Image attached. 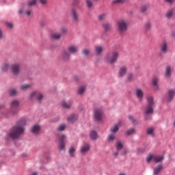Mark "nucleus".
<instances>
[{
  "label": "nucleus",
  "mask_w": 175,
  "mask_h": 175,
  "mask_svg": "<svg viewBox=\"0 0 175 175\" xmlns=\"http://www.w3.org/2000/svg\"><path fill=\"white\" fill-rule=\"evenodd\" d=\"M27 124V119L25 118H21L17 122L16 125L12 127L11 132L9 133V137L11 139H18L19 136L24 135L25 129L23 126Z\"/></svg>",
  "instance_id": "f257e3e1"
},
{
  "label": "nucleus",
  "mask_w": 175,
  "mask_h": 175,
  "mask_svg": "<svg viewBox=\"0 0 175 175\" xmlns=\"http://www.w3.org/2000/svg\"><path fill=\"white\" fill-rule=\"evenodd\" d=\"M119 57L120 53L118 51H114L107 54L105 60L107 64H114V62H117V59H118Z\"/></svg>",
  "instance_id": "f03ea898"
},
{
  "label": "nucleus",
  "mask_w": 175,
  "mask_h": 175,
  "mask_svg": "<svg viewBox=\"0 0 175 175\" xmlns=\"http://www.w3.org/2000/svg\"><path fill=\"white\" fill-rule=\"evenodd\" d=\"M129 23L126 20L121 19L117 23L118 31L121 35L128 31V25Z\"/></svg>",
  "instance_id": "7ed1b4c3"
},
{
  "label": "nucleus",
  "mask_w": 175,
  "mask_h": 175,
  "mask_svg": "<svg viewBox=\"0 0 175 175\" xmlns=\"http://www.w3.org/2000/svg\"><path fill=\"white\" fill-rule=\"evenodd\" d=\"M148 105L146 106L145 113L146 114H152L154 112V98L152 96L147 98Z\"/></svg>",
  "instance_id": "20e7f679"
},
{
  "label": "nucleus",
  "mask_w": 175,
  "mask_h": 175,
  "mask_svg": "<svg viewBox=\"0 0 175 175\" xmlns=\"http://www.w3.org/2000/svg\"><path fill=\"white\" fill-rule=\"evenodd\" d=\"M154 161L156 163H158L159 162H161V161H163V156H159V155H153V154H149L146 157V161L151 162V161Z\"/></svg>",
  "instance_id": "39448f33"
},
{
  "label": "nucleus",
  "mask_w": 175,
  "mask_h": 175,
  "mask_svg": "<svg viewBox=\"0 0 175 175\" xmlns=\"http://www.w3.org/2000/svg\"><path fill=\"white\" fill-rule=\"evenodd\" d=\"M10 69L13 75H18V73H20V71L21 70V64L20 63L13 64L11 65Z\"/></svg>",
  "instance_id": "423d86ee"
},
{
  "label": "nucleus",
  "mask_w": 175,
  "mask_h": 175,
  "mask_svg": "<svg viewBox=\"0 0 175 175\" xmlns=\"http://www.w3.org/2000/svg\"><path fill=\"white\" fill-rule=\"evenodd\" d=\"M37 1L38 0L29 1L26 5H25L23 7H22V8L19 9L18 13L20 14H23V12H24V10H25V9H27L28 8H32V6H35V5H36Z\"/></svg>",
  "instance_id": "0eeeda50"
},
{
  "label": "nucleus",
  "mask_w": 175,
  "mask_h": 175,
  "mask_svg": "<svg viewBox=\"0 0 175 175\" xmlns=\"http://www.w3.org/2000/svg\"><path fill=\"white\" fill-rule=\"evenodd\" d=\"M65 146H66V135H62L59 136V150H65Z\"/></svg>",
  "instance_id": "6e6552de"
},
{
  "label": "nucleus",
  "mask_w": 175,
  "mask_h": 175,
  "mask_svg": "<svg viewBox=\"0 0 175 175\" xmlns=\"http://www.w3.org/2000/svg\"><path fill=\"white\" fill-rule=\"evenodd\" d=\"M102 117H103V111L102 109H96L94 111V120L96 121H100V120H102Z\"/></svg>",
  "instance_id": "1a4fd4ad"
},
{
  "label": "nucleus",
  "mask_w": 175,
  "mask_h": 175,
  "mask_svg": "<svg viewBox=\"0 0 175 175\" xmlns=\"http://www.w3.org/2000/svg\"><path fill=\"white\" fill-rule=\"evenodd\" d=\"M169 51V47L167 46V43L166 42H163L160 44V53L161 54H166Z\"/></svg>",
  "instance_id": "9d476101"
},
{
  "label": "nucleus",
  "mask_w": 175,
  "mask_h": 175,
  "mask_svg": "<svg viewBox=\"0 0 175 175\" xmlns=\"http://www.w3.org/2000/svg\"><path fill=\"white\" fill-rule=\"evenodd\" d=\"M175 90L173 89H170L167 92V96L166 98V102H172L173 100V98H174Z\"/></svg>",
  "instance_id": "9b49d317"
},
{
  "label": "nucleus",
  "mask_w": 175,
  "mask_h": 175,
  "mask_svg": "<svg viewBox=\"0 0 175 175\" xmlns=\"http://www.w3.org/2000/svg\"><path fill=\"white\" fill-rule=\"evenodd\" d=\"M70 14L72 21H74L75 23H79V14H77L76 10L72 8L70 11Z\"/></svg>",
  "instance_id": "f8f14e48"
},
{
  "label": "nucleus",
  "mask_w": 175,
  "mask_h": 175,
  "mask_svg": "<svg viewBox=\"0 0 175 175\" xmlns=\"http://www.w3.org/2000/svg\"><path fill=\"white\" fill-rule=\"evenodd\" d=\"M91 148V146H90V144H83L80 149V151L81 154H86V152H88Z\"/></svg>",
  "instance_id": "ddd939ff"
},
{
  "label": "nucleus",
  "mask_w": 175,
  "mask_h": 175,
  "mask_svg": "<svg viewBox=\"0 0 175 175\" xmlns=\"http://www.w3.org/2000/svg\"><path fill=\"white\" fill-rule=\"evenodd\" d=\"M135 96L139 99V100H142L143 99V96H144V93H143V90L139 88H137L135 90Z\"/></svg>",
  "instance_id": "4468645a"
},
{
  "label": "nucleus",
  "mask_w": 175,
  "mask_h": 175,
  "mask_svg": "<svg viewBox=\"0 0 175 175\" xmlns=\"http://www.w3.org/2000/svg\"><path fill=\"white\" fill-rule=\"evenodd\" d=\"M77 115L76 114H71L68 118H67V122L69 124H73V122H76L77 121Z\"/></svg>",
  "instance_id": "2eb2a0df"
},
{
  "label": "nucleus",
  "mask_w": 175,
  "mask_h": 175,
  "mask_svg": "<svg viewBox=\"0 0 175 175\" xmlns=\"http://www.w3.org/2000/svg\"><path fill=\"white\" fill-rule=\"evenodd\" d=\"M31 132L35 135H38L40 132V126L38 124L33 125L31 129Z\"/></svg>",
  "instance_id": "dca6fc26"
},
{
  "label": "nucleus",
  "mask_w": 175,
  "mask_h": 175,
  "mask_svg": "<svg viewBox=\"0 0 175 175\" xmlns=\"http://www.w3.org/2000/svg\"><path fill=\"white\" fill-rule=\"evenodd\" d=\"M67 50L70 54H76V53H77L78 48L75 45H71L68 47Z\"/></svg>",
  "instance_id": "f3484780"
},
{
  "label": "nucleus",
  "mask_w": 175,
  "mask_h": 175,
  "mask_svg": "<svg viewBox=\"0 0 175 175\" xmlns=\"http://www.w3.org/2000/svg\"><path fill=\"white\" fill-rule=\"evenodd\" d=\"M62 58L63 61H69L70 59V55L68 51H63L62 54Z\"/></svg>",
  "instance_id": "a211bd4d"
},
{
  "label": "nucleus",
  "mask_w": 175,
  "mask_h": 175,
  "mask_svg": "<svg viewBox=\"0 0 175 175\" xmlns=\"http://www.w3.org/2000/svg\"><path fill=\"white\" fill-rule=\"evenodd\" d=\"M94 52L96 55H100L103 52V46H96L94 49Z\"/></svg>",
  "instance_id": "6ab92c4d"
},
{
  "label": "nucleus",
  "mask_w": 175,
  "mask_h": 175,
  "mask_svg": "<svg viewBox=\"0 0 175 175\" xmlns=\"http://www.w3.org/2000/svg\"><path fill=\"white\" fill-rule=\"evenodd\" d=\"M126 70L127 68L126 66H122L119 69V76L120 77H122L124 76H125V75L126 74Z\"/></svg>",
  "instance_id": "aec40b11"
},
{
  "label": "nucleus",
  "mask_w": 175,
  "mask_h": 175,
  "mask_svg": "<svg viewBox=\"0 0 175 175\" xmlns=\"http://www.w3.org/2000/svg\"><path fill=\"white\" fill-rule=\"evenodd\" d=\"M62 36H61V33H53L51 35V39H53V40H59Z\"/></svg>",
  "instance_id": "412c9836"
},
{
  "label": "nucleus",
  "mask_w": 175,
  "mask_h": 175,
  "mask_svg": "<svg viewBox=\"0 0 175 175\" xmlns=\"http://www.w3.org/2000/svg\"><path fill=\"white\" fill-rule=\"evenodd\" d=\"M161 170H162V165L159 164L153 170L154 175H159L161 173Z\"/></svg>",
  "instance_id": "4be33fe9"
},
{
  "label": "nucleus",
  "mask_w": 175,
  "mask_h": 175,
  "mask_svg": "<svg viewBox=\"0 0 175 175\" xmlns=\"http://www.w3.org/2000/svg\"><path fill=\"white\" fill-rule=\"evenodd\" d=\"M165 76L167 78H169V77H170V76H172V67H170V66H167L165 68Z\"/></svg>",
  "instance_id": "5701e85b"
},
{
  "label": "nucleus",
  "mask_w": 175,
  "mask_h": 175,
  "mask_svg": "<svg viewBox=\"0 0 175 175\" xmlns=\"http://www.w3.org/2000/svg\"><path fill=\"white\" fill-rule=\"evenodd\" d=\"M85 3L88 9H94V3H92V0H85Z\"/></svg>",
  "instance_id": "b1692460"
},
{
  "label": "nucleus",
  "mask_w": 175,
  "mask_h": 175,
  "mask_svg": "<svg viewBox=\"0 0 175 175\" xmlns=\"http://www.w3.org/2000/svg\"><path fill=\"white\" fill-rule=\"evenodd\" d=\"M20 105V102H18V100H14L12 103H11V109L12 111H13V109H16V107H18Z\"/></svg>",
  "instance_id": "393cba45"
},
{
  "label": "nucleus",
  "mask_w": 175,
  "mask_h": 175,
  "mask_svg": "<svg viewBox=\"0 0 175 175\" xmlns=\"http://www.w3.org/2000/svg\"><path fill=\"white\" fill-rule=\"evenodd\" d=\"M90 137L92 140H96L98 139V133H96V131H92L90 132Z\"/></svg>",
  "instance_id": "a878e982"
},
{
  "label": "nucleus",
  "mask_w": 175,
  "mask_h": 175,
  "mask_svg": "<svg viewBox=\"0 0 175 175\" xmlns=\"http://www.w3.org/2000/svg\"><path fill=\"white\" fill-rule=\"evenodd\" d=\"M75 152H76V149L73 146H70L68 149V153L70 157L73 158V157H75Z\"/></svg>",
  "instance_id": "bb28decb"
},
{
  "label": "nucleus",
  "mask_w": 175,
  "mask_h": 175,
  "mask_svg": "<svg viewBox=\"0 0 175 175\" xmlns=\"http://www.w3.org/2000/svg\"><path fill=\"white\" fill-rule=\"evenodd\" d=\"M31 87H32V85L27 83L21 85L20 88L22 90V91H27V90H28V88H31Z\"/></svg>",
  "instance_id": "cd10ccee"
},
{
  "label": "nucleus",
  "mask_w": 175,
  "mask_h": 175,
  "mask_svg": "<svg viewBox=\"0 0 175 175\" xmlns=\"http://www.w3.org/2000/svg\"><path fill=\"white\" fill-rule=\"evenodd\" d=\"M154 128L149 127L146 130L147 135H149L150 136H154L155 133H154Z\"/></svg>",
  "instance_id": "c85d7f7f"
},
{
  "label": "nucleus",
  "mask_w": 175,
  "mask_h": 175,
  "mask_svg": "<svg viewBox=\"0 0 175 175\" xmlns=\"http://www.w3.org/2000/svg\"><path fill=\"white\" fill-rule=\"evenodd\" d=\"M8 94L10 96H15V95H17V90L11 88L8 90Z\"/></svg>",
  "instance_id": "c756f323"
},
{
  "label": "nucleus",
  "mask_w": 175,
  "mask_h": 175,
  "mask_svg": "<svg viewBox=\"0 0 175 175\" xmlns=\"http://www.w3.org/2000/svg\"><path fill=\"white\" fill-rule=\"evenodd\" d=\"M9 64L8 63H4L2 66H1V70L2 72H8V70H9Z\"/></svg>",
  "instance_id": "7c9ffc66"
},
{
  "label": "nucleus",
  "mask_w": 175,
  "mask_h": 175,
  "mask_svg": "<svg viewBox=\"0 0 175 175\" xmlns=\"http://www.w3.org/2000/svg\"><path fill=\"white\" fill-rule=\"evenodd\" d=\"M38 91L33 92L30 94L29 99L30 100H33V99H36L38 96Z\"/></svg>",
  "instance_id": "2f4dec72"
},
{
  "label": "nucleus",
  "mask_w": 175,
  "mask_h": 175,
  "mask_svg": "<svg viewBox=\"0 0 175 175\" xmlns=\"http://www.w3.org/2000/svg\"><path fill=\"white\" fill-rule=\"evenodd\" d=\"M152 84L155 90H158V78H154L152 80Z\"/></svg>",
  "instance_id": "473e14b6"
},
{
  "label": "nucleus",
  "mask_w": 175,
  "mask_h": 175,
  "mask_svg": "<svg viewBox=\"0 0 175 175\" xmlns=\"http://www.w3.org/2000/svg\"><path fill=\"white\" fill-rule=\"evenodd\" d=\"M62 106L64 107V109H70V106H72V104L70 103H66L65 101L62 103Z\"/></svg>",
  "instance_id": "72a5a7b5"
},
{
  "label": "nucleus",
  "mask_w": 175,
  "mask_h": 175,
  "mask_svg": "<svg viewBox=\"0 0 175 175\" xmlns=\"http://www.w3.org/2000/svg\"><path fill=\"white\" fill-rule=\"evenodd\" d=\"M134 133H136L135 129H130L125 132L126 136H130V135H133Z\"/></svg>",
  "instance_id": "f704fd0d"
},
{
  "label": "nucleus",
  "mask_w": 175,
  "mask_h": 175,
  "mask_svg": "<svg viewBox=\"0 0 175 175\" xmlns=\"http://www.w3.org/2000/svg\"><path fill=\"white\" fill-rule=\"evenodd\" d=\"M120 129L118 124H115L111 128V132L112 133H116V132H118V130Z\"/></svg>",
  "instance_id": "c9c22d12"
},
{
  "label": "nucleus",
  "mask_w": 175,
  "mask_h": 175,
  "mask_svg": "<svg viewBox=\"0 0 175 175\" xmlns=\"http://www.w3.org/2000/svg\"><path fill=\"white\" fill-rule=\"evenodd\" d=\"M59 33L62 36V35H66V33H68V29L66 27L60 28Z\"/></svg>",
  "instance_id": "e433bc0d"
},
{
  "label": "nucleus",
  "mask_w": 175,
  "mask_h": 175,
  "mask_svg": "<svg viewBox=\"0 0 175 175\" xmlns=\"http://www.w3.org/2000/svg\"><path fill=\"white\" fill-rule=\"evenodd\" d=\"M66 128V124H62L59 125V126L57 127V131H59V132H62V131H65Z\"/></svg>",
  "instance_id": "4c0bfd02"
},
{
  "label": "nucleus",
  "mask_w": 175,
  "mask_h": 175,
  "mask_svg": "<svg viewBox=\"0 0 175 175\" xmlns=\"http://www.w3.org/2000/svg\"><path fill=\"white\" fill-rule=\"evenodd\" d=\"M42 99H43V94L38 92L36 100L38 102H42Z\"/></svg>",
  "instance_id": "58836bf2"
},
{
  "label": "nucleus",
  "mask_w": 175,
  "mask_h": 175,
  "mask_svg": "<svg viewBox=\"0 0 175 175\" xmlns=\"http://www.w3.org/2000/svg\"><path fill=\"white\" fill-rule=\"evenodd\" d=\"M103 29L105 31H110V29L111 28V26L109 23H105L103 25Z\"/></svg>",
  "instance_id": "ea45409f"
},
{
  "label": "nucleus",
  "mask_w": 175,
  "mask_h": 175,
  "mask_svg": "<svg viewBox=\"0 0 175 175\" xmlns=\"http://www.w3.org/2000/svg\"><path fill=\"white\" fill-rule=\"evenodd\" d=\"M172 16H173V10H172L167 11V13L165 14V17H167V18H170Z\"/></svg>",
  "instance_id": "a19ab883"
},
{
  "label": "nucleus",
  "mask_w": 175,
  "mask_h": 175,
  "mask_svg": "<svg viewBox=\"0 0 175 175\" xmlns=\"http://www.w3.org/2000/svg\"><path fill=\"white\" fill-rule=\"evenodd\" d=\"M90 53H91V51L88 49H83L82 51V53L83 55H85V57H88V55H90Z\"/></svg>",
  "instance_id": "79ce46f5"
},
{
  "label": "nucleus",
  "mask_w": 175,
  "mask_h": 175,
  "mask_svg": "<svg viewBox=\"0 0 175 175\" xmlns=\"http://www.w3.org/2000/svg\"><path fill=\"white\" fill-rule=\"evenodd\" d=\"M116 139V134H111L108 135V141L109 142H113Z\"/></svg>",
  "instance_id": "37998d69"
},
{
  "label": "nucleus",
  "mask_w": 175,
  "mask_h": 175,
  "mask_svg": "<svg viewBox=\"0 0 175 175\" xmlns=\"http://www.w3.org/2000/svg\"><path fill=\"white\" fill-rule=\"evenodd\" d=\"M5 26L7 27V28H9L10 29H13V27H14L13 23L10 22H6Z\"/></svg>",
  "instance_id": "c03bdc74"
},
{
  "label": "nucleus",
  "mask_w": 175,
  "mask_h": 175,
  "mask_svg": "<svg viewBox=\"0 0 175 175\" xmlns=\"http://www.w3.org/2000/svg\"><path fill=\"white\" fill-rule=\"evenodd\" d=\"M84 91H85V88H84L83 86H81V88H79V89L78 90V94L79 95H81Z\"/></svg>",
  "instance_id": "a18cd8bd"
},
{
  "label": "nucleus",
  "mask_w": 175,
  "mask_h": 175,
  "mask_svg": "<svg viewBox=\"0 0 175 175\" xmlns=\"http://www.w3.org/2000/svg\"><path fill=\"white\" fill-rule=\"evenodd\" d=\"M106 18V14H103L98 16V20L102 21V20H105Z\"/></svg>",
  "instance_id": "49530a36"
},
{
  "label": "nucleus",
  "mask_w": 175,
  "mask_h": 175,
  "mask_svg": "<svg viewBox=\"0 0 175 175\" xmlns=\"http://www.w3.org/2000/svg\"><path fill=\"white\" fill-rule=\"evenodd\" d=\"M148 8L147 7V5H143L142 7H141V12L142 13H146L148 10Z\"/></svg>",
  "instance_id": "de8ad7c7"
},
{
  "label": "nucleus",
  "mask_w": 175,
  "mask_h": 175,
  "mask_svg": "<svg viewBox=\"0 0 175 175\" xmlns=\"http://www.w3.org/2000/svg\"><path fill=\"white\" fill-rule=\"evenodd\" d=\"M23 13H25V14H26V16L29 17V16H31L32 14V10H27V11H24V10H23Z\"/></svg>",
  "instance_id": "09e8293b"
},
{
  "label": "nucleus",
  "mask_w": 175,
  "mask_h": 175,
  "mask_svg": "<svg viewBox=\"0 0 175 175\" xmlns=\"http://www.w3.org/2000/svg\"><path fill=\"white\" fill-rule=\"evenodd\" d=\"M121 148H122V144L119 141L116 143V149L121 150Z\"/></svg>",
  "instance_id": "8fccbe9b"
},
{
  "label": "nucleus",
  "mask_w": 175,
  "mask_h": 175,
  "mask_svg": "<svg viewBox=\"0 0 175 175\" xmlns=\"http://www.w3.org/2000/svg\"><path fill=\"white\" fill-rule=\"evenodd\" d=\"M145 29L148 31V29H151V23L148 22L145 24Z\"/></svg>",
  "instance_id": "3c124183"
},
{
  "label": "nucleus",
  "mask_w": 175,
  "mask_h": 175,
  "mask_svg": "<svg viewBox=\"0 0 175 175\" xmlns=\"http://www.w3.org/2000/svg\"><path fill=\"white\" fill-rule=\"evenodd\" d=\"M129 120H130V121H131L132 123L134 124V125H135V124H137V122L135 119H133V116H129Z\"/></svg>",
  "instance_id": "603ef678"
},
{
  "label": "nucleus",
  "mask_w": 175,
  "mask_h": 175,
  "mask_svg": "<svg viewBox=\"0 0 175 175\" xmlns=\"http://www.w3.org/2000/svg\"><path fill=\"white\" fill-rule=\"evenodd\" d=\"M48 2H49V0H39V3L41 5H47Z\"/></svg>",
  "instance_id": "864d4df0"
},
{
  "label": "nucleus",
  "mask_w": 175,
  "mask_h": 175,
  "mask_svg": "<svg viewBox=\"0 0 175 175\" xmlns=\"http://www.w3.org/2000/svg\"><path fill=\"white\" fill-rule=\"evenodd\" d=\"M124 1H125V0H115V1H113V4H116V3H122Z\"/></svg>",
  "instance_id": "5fc2aeb1"
},
{
  "label": "nucleus",
  "mask_w": 175,
  "mask_h": 175,
  "mask_svg": "<svg viewBox=\"0 0 175 175\" xmlns=\"http://www.w3.org/2000/svg\"><path fill=\"white\" fill-rule=\"evenodd\" d=\"M132 79H133V74H129V75L127 76V80H129V81H131Z\"/></svg>",
  "instance_id": "6e6d98bb"
},
{
  "label": "nucleus",
  "mask_w": 175,
  "mask_h": 175,
  "mask_svg": "<svg viewBox=\"0 0 175 175\" xmlns=\"http://www.w3.org/2000/svg\"><path fill=\"white\" fill-rule=\"evenodd\" d=\"M40 25L41 27H44V22H43V21H40Z\"/></svg>",
  "instance_id": "4d7b16f0"
},
{
  "label": "nucleus",
  "mask_w": 175,
  "mask_h": 175,
  "mask_svg": "<svg viewBox=\"0 0 175 175\" xmlns=\"http://www.w3.org/2000/svg\"><path fill=\"white\" fill-rule=\"evenodd\" d=\"M168 3H172V2H174V0H166Z\"/></svg>",
  "instance_id": "13d9d810"
},
{
  "label": "nucleus",
  "mask_w": 175,
  "mask_h": 175,
  "mask_svg": "<svg viewBox=\"0 0 175 175\" xmlns=\"http://www.w3.org/2000/svg\"><path fill=\"white\" fill-rule=\"evenodd\" d=\"M2 36H3L2 30L0 29V39H2Z\"/></svg>",
  "instance_id": "bf43d9fd"
},
{
  "label": "nucleus",
  "mask_w": 175,
  "mask_h": 175,
  "mask_svg": "<svg viewBox=\"0 0 175 175\" xmlns=\"http://www.w3.org/2000/svg\"><path fill=\"white\" fill-rule=\"evenodd\" d=\"M113 155H114L115 157H117V155H118V152H113Z\"/></svg>",
  "instance_id": "052dcab7"
},
{
  "label": "nucleus",
  "mask_w": 175,
  "mask_h": 175,
  "mask_svg": "<svg viewBox=\"0 0 175 175\" xmlns=\"http://www.w3.org/2000/svg\"><path fill=\"white\" fill-rule=\"evenodd\" d=\"M172 38H175V32L172 33Z\"/></svg>",
  "instance_id": "680f3d73"
},
{
  "label": "nucleus",
  "mask_w": 175,
  "mask_h": 175,
  "mask_svg": "<svg viewBox=\"0 0 175 175\" xmlns=\"http://www.w3.org/2000/svg\"><path fill=\"white\" fill-rule=\"evenodd\" d=\"M31 175H38V174L36 172H33Z\"/></svg>",
  "instance_id": "e2e57ef3"
},
{
  "label": "nucleus",
  "mask_w": 175,
  "mask_h": 175,
  "mask_svg": "<svg viewBox=\"0 0 175 175\" xmlns=\"http://www.w3.org/2000/svg\"><path fill=\"white\" fill-rule=\"evenodd\" d=\"M18 111L16 110V111L13 114H17Z\"/></svg>",
  "instance_id": "0e129e2a"
},
{
  "label": "nucleus",
  "mask_w": 175,
  "mask_h": 175,
  "mask_svg": "<svg viewBox=\"0 0 175 175\" xmlns=\"http://www.w3.org/2000/svg\"><path fill=\"white\" fill-rule=\"evenodd\" d=\"M119 175H126V174L124 173H120V174H119Z\"/></svg>",
  "instance_id": "69168bd1"
},
{
  "label": "nucleus",
  "mask_w": 175,
  "mask_h": 175,
  "mask_svg": "<svg viewBox=\"0 0 175 175\" xmlns=\"http://www.w3.org/2000/svg\"><path fill=\"white\" fill-rule=\"evenodd\" d=\"M124 154H126V150L124 151Z\"/></svg>",
  "instance_id": "338daca9"
}]
</instances>
